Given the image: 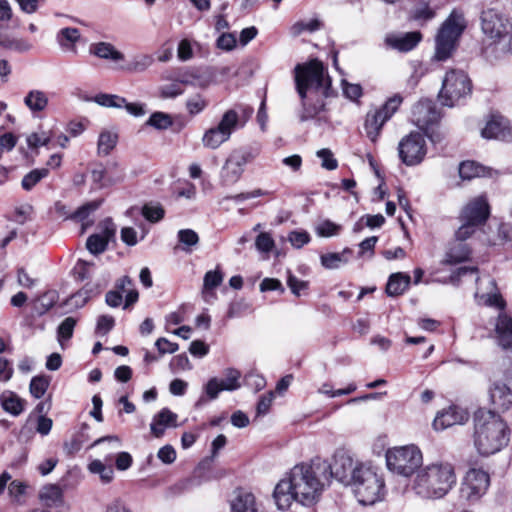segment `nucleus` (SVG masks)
Masks as SVG:
<instances>
[{
  "mask_svg": "<svg viewBox=\"0 0 512 512\" xmlns=\"http://www.w3.org/2000/svg\"><path fill=\"white\" fill-rule=\"evenodd\" d=\"M328 461L314 458L310 463L295 465L287 477L280 480L274 489V499L279 509L289 508L292 501L311 505L320 497L328 485L326 472Z\"/></svg>",
  "mask_w": 512,
  "mask_h": 512,
  "instance_id": "1",
  "label": "nucleus"
},
{
  "mask_svg": "<svg viewBox=\"0 0 512 512\" xmlns=\"http://www.w3.org/2000/svg\"><path fill=\"white\" fill-rule=\"evenodd\" d=\"M294 71L296 90L302 100L299 120L306 122L324 110L323 99L331 95V78L317 59L296 65Z\"/></svg>",
  "mask_w": 512,
  "mask_h": 512,
  "instance_id": "2",
  "label": "nucleus"
},
{
  "mask_svg": "<svg viewBox=\"0 0 512 512\" xmlns=\"http://www.w3.org/2000/svg\"><path fill=\"white\" fill-rule=\"evenodd\" d=\"M510 440V430L499 414L479 409L474 415V445L483 456L501 451Z\"/></svg>",
  "mask_w": 512,
  "mask_h": 512,
  "instance_id": "3",
  "label": "nucleus"
},
{
  "mask_svg": "<svg viewBox=\"0 0 512 512\" xmlns=\"http://www.w3.org/2000/svg\"><path fill=\"white\" fill-rule=\"evenodd\" d=\"M455 484L456 475L450 463H432L417 472L412 490L422 499H441Z\"/></svg>",
  "mask_w": 512,
  "mask_h": 512,
  "instance_id": "4",
  "label": "nucleus"
},
{
  "mask_svg": "<svg viewBox=\"0 0 512 512\" xmlns=\"http://www.w3.org/2000/svg\"><path fill=\"white\" fill-rule=\"evenodd\" d=\"M353 486L358 502L362 505H373L384 496V479L372 466L359 464L354 472Z\"/></svg>",
  "mask_w": 512,
  "mask_h": 512,
  "instance_id": "5",
  "label": "nucleus"
},
{
  "mask_svg": "<svg viewBox=\"0 0 512 512\" xmlns=\"http://www.w3.org/2000/svg\"><path fill=\"white\" fill-rule=\"evenodd\" d=\"M465 27L463 15L453 11L444 21L436 36L434 59L445 61L451 57Z\"/></svg>",
  "mask_w": 512,
  "mask_h": 512,
  "instance_id": "6",
  "label": "nucleus"
},
{
  "mask_svg": "<svg viewBox=\"0 0 512 512\" xmlns=\"http://www.w3.org/2000/svg\"><path fill=\"white\" fill-rule=\"evenodd\" d=\"M423 457L415 445L393 447L386 452L387 468L394 474L410 477L422 465Z\"/></svg>",
  "mask_w": 512,
  "mask_h": 512,
  "instance_id": "7",
  "label": "nucleus"
},
{
  "mask_svg": "<svg viewBox=\"0 0 512 512\" xmlns=\"http://www.w3.org/2000/svg\"><path fill=\"white\" fill-rule=\"evenodd\" d=\"M471 92L472 82L467 73L460 69H451L442 81L439 99L443 105L453 107L466 99Z\"/></svg>",
  "mask_w": 512,
  "mask_h": 512,
  "instance_id": "8",
  "label": "nucleus"
},
{
  "mask_svg": "<svg viewBox=\"0 0 512 512\" xmlns=\"http://www.w3.org/2000/svg\"><path fill=\"white\" fill-rule=\"evenodd\" d=\"M257 156L256 150L248 147H240L231 151L220 170V184L231 186L237 183L245 166L251 163Z\"/></svg>",
  "mask_w": 512,
  "mask_h": 512,
  "instance_id": "9",
  "label": "nucleus"
},
{
  "mask_svg": "<svg viewBox=\"0 0 512 512\" xmlns=\"http://www.w3.org/2000/svg\"><path fill=\"white\" fill-rule=\"evenodd\" d=\"M427 153L426 141L419 132H411L401 139L398 144V155L407 166L420 164Z\"/></svg>",
  "mask_w": 512,
  "mask_h": 512,
  "instance_id": "10",
  "label": "nucleus"
},
{
  "mask_svg": "<svg viewBox=\"0 0 512 512\" xmlns=\"http://www.w3.org/2000/svg\"><path fill=\"white\" fill-rule=\"evenodd\" d=\"M358 465H355L353 458L347 452L337 451L334 454L333 462H328L329 469L326 472L328 483L331 478H335L339 482L349 485L354 479V472Z\"/></svg>",
  "mask_w": 512,
  "mask_h": 512,
  "instance_id": "11",
  "label": "nucleus"
},
{
  "mask_svg": "<svg viewBox=\"0 0 512 512\" xmlns=\"http://www.w3.org/2000/svg\"><path fill=\"white\" fill-rule=\"evenodd\" d=\"M489 483V475L485 471L471 469L467 472L461 485V497L467 501H477L486 493Z\"/></svg>",
  "mask_w": 512,
  "mask_h": 512,
  "instance_id": "12",
  "label": "nucleus"
},
{
  "mask_svg": "<svg viewBox=\"0 0 512 512\" xmlns=\"http://www.w3.org/2000/svg\"><path fill=\"white\" fill-rule=\"evenodd\" d=\"M481 20L483 33L491 39H500L512 28L509 19L493 9L484 11Z\"/></svg>",
  "mask_w": 512,
  "mask_h": 512,
  "instance_id": "13",
  "label": "nucleus"
},
{
  "mask_svg": "<svg viewBox=\"0 0 512 512\" xmlns=\"http://www.w3.org/2000/svg\"><path fill=\"white\" fill-rule=\"evenodd\" d=\"M490 215L487 198L483 195L469 201L461 210L460 221H467L478 226L483 225Z\"/></svg>",
  "mask_w": 512,
  "mask_h": 512,
  "instance_id": "14",
  "label": "nucleus"
},
{
  "mask_svg": "<svg viewBox=\"0 0 512 512\" xmlns=\"http://www.w3.org/2000/svg\"><path fill=\"white\" fill-rule=\"evenodd\" d=\"M438 119L439 113L432 100H420L412 109V122L421 130L427 131Z\"/></svg>",
  "mask_w": 512,
  "mask_h": 512,
  "instance_id": "15",
  "label": "nucleus"
},
{
  "mask_svg": "<svg viewBox=\"0 0 512 512\" xmlns=\"http://www.w3.org/2000/svg\"><path fill=\"white\" fill-rule=\"evenodd\" d=\"M490 337L503 351L512 353V318L507 314H499Z\"/></svg>",
  "mask_w": 512,
  "mask_h": 512,
  "instance_id": "16",
  "label": "nucleus"
},
{
  "mask_svg": "<svg viewBox=\"0 0 512 512\" xmlns=\"http://www.w3.org/2000/svg\"><path fill=\"white\" fill-rule=\"evenodd\" d=\"M422 40V34L419 31L406 33H391L385 37V44L399 52H409L413 50Z\"/></svg>",
  "mask_w": 512,
  "mask_h": 512,
  "instance_id": "17",
  "label": "nucleus"
},
{
  "mask_svg": "<svg viewBox=\"0 0 512 512\" xmlns=\"http://www.w3.org/2000/svg\"><path fill=\"white\" fill-rule=\"evenodd\" d=\"M468 418L469 415L464 409L450 406L448 409L437 413L433 421V427L435 430H444L453 425L463 424Z\"/></svg>",
  "mask_w": 512,
  "mask_h": 512,
  "instance_id": "18",
  "label": "nucleus"
},
{
  "mask_svg": "<svg viewBox=\"0 0 512 512\" xmlns=\"http://www.w3.org/2000/svg\"><path fill=\"white\" fill-rule=\"evenodd\" d=\"M487 280V291H482L481 287L479 286L475 293L477 302L481 305L495 307L499 310H503L506 306V303L498 291L495 280L491 278H488Z\"/></svg>",
  "mask_w": 512,
  "mask_h": 512,
  "instance_id": "19",
  "label": "nucleus"
},
{
  "mask_svg": "<svg viewBox=\"0 0 512 512\" xmlns=\"http://www.w3.org/2000/svg\"><path fill=\"white\" fill-rule=\"evenodd\" d=\"M471 249L468 244L454 239L449 243L442 263L445 265H455L469 259Z\"/></svg>",
  "mask_w": 512,
  "mask_h": 512,
  "instance_id": "20",
  "label": "nucleus"
},
{
  "mask_svg": "<svg viewBox=\"0 0 512 512\" xmlns=\"http://www.w3.org/2000/svg\"><path fill=\"white\" fill-rule=\"evenodd\" d=\"M490 399L495 409L505 411L512 406V391L504 383H494Z\"/></svg>",
  "mask_w": 512,
  "mask_h": 512,
  "instance_id": "21",
  "label": "nucleus"
},
{
  "mask_svg": "<svg viewBox=\"0 0 512 512\" xmlns=\"http://www.w3.org/2000/svg\"><path fill=\"white\" fill-rule=\"evenodd\" d=\"M176 420L177 414L168 408H163L154 416L150 425L152 434L157 438L162 437L166 427H177Z\"/></svg>",
  "mask_w": 512,
  "mask_h": 512,
  "instance_id": "22",
  "label": "nucleus"
},
{
  "mask_svg": "<svg viewBox=\"0 0 512 512\" xmlns=\"http://www.w3.org/2000/svg\"><path fill=\"white\" fill-rule=\"evenodd\" d=\"M89 52L100 59L113 61L115 63L124 61L125 59L124 54L109 42L93 43L89 47Z\"/></svg>",
  "mask_w": 512,
  "mask_h": 512,
  "instance_id": "23",
  "label": "nucleus"
},
{
  "mask_svg": "<svg viewBox=\"0 0 512 512\" xmlns=\"http://www.w3.org/2000/svg\"><path fill=\"white\" fill-rule=\"evenodd\" d=\"M231 512H264L255 496L249 492H242L231 503Z\"/></svg>",
  "mask_w": 512,
  "mask_h": 512,
  "instance_id": "24",
  "label": "nucleus"
},
{
  "mask_svg": "<svg viewBox=\"0 0 512 512\" xmlns=\"http://www.w3.org/2000/svg\"><path fill=\"white\" fill-rule=\"evenodd\" d=\"M2 409L12 416H19L24 411L25 400L21 399L15 392L5 390L0 395Z\"/></svg>",
  "mask_w": 512,
  "mask_h": 512,
  "instance_id": "25",
  "label": "nucleus"
},
{
  "mask_svg": "<svg viewBox=\"0 0 512 512\" xmlns=\"http://www.w3.org/2000/svg\"><path fill=\"white\" fill-rule=\"evenodd\" d=\"M387 121L383 119L381 113H379L376 109L373 111H369L366 115L364 129L367 134V137L371 141H376L383 125Z\"/></svg>",
  "mask_w": 512,
  "mask_h": 512,
  "instance_id": "26",
  "label": "nucleus"
},
{
  "mask_svg": "<svg viewBox=\"0 0 512 512\" xmlns=\"http://www.w3.org/2000/svg\"><path fill=\"white\" fill-rule=\"evenodd\" d=\"M47 94L38 89L30 90L24 97V104L32 113L44 111L48 106Z\"/></svg>",
  "mask_w": 512,
  "mask_h": 512,
  "instance_id": "27",
  "label": "nucleus"
},
{
  "mask_svg": "<svg viewBox=\"0 0 512 512\" xmlns=\"http://www.w3.org/2000/svg\"><path fill=\"white\" fill-rule=\"evenodd\" d=\"M240 122V116L235 109L227 110L218 123V127L230 138L232 133L238 128L244 125Z\"/></svg>",
  "mask_w": 512,
  "mask_h": 512,
  "instance_id": "28",
  "label": "nucleus"
},
{
  "mask_svg": "<svg viewBox=\"0 0 512 512\" xmlns=\"http://www.w3.org/2000/svg\"><path fill=\"white\" fill-rule=\"evenodd\" d=\"M0 46L4 49L13 50L18 53H26L31 50L32 44L23 38H13L0 31Z\"/></svg>",
  "mask_w": 512,
  "mask_h": 512,
  "instance_id": "29",
  "label": "nucleus"
},
{
  "mask_svg": "<svg viewBox=\"0 0 512 512\" xmlns=\"http://www.w3.org/2000/svg\"><path fill=\"white\" fill-rule=\"evenodd\" d=\"M230 138L218 127H211L205 131L202 137V144L209 149H217Z\"/></svg>",
  "mask_w": 512,
  "mask_h": 512,
  "instance_id": "30",
  "label": "nucleus"
},
{
  "mask_svg": "<svg viewBox=\"0 0 512 512\" xmlns=\"http://www.w3.org/2000/svg\"><path fill=\"white\" fill-rule=\"evenodd\" d=\"M410 283V277L402 273L392 274L386 285V292L389 296H398L404 293Z\"/></svg>",
  "mask_w": 512,
  "mask_h": 512,
  "instance_id": "31",
  "label": "nucleus"
},
{
  "mask_svg": "<svg viewBox=\"0 0 512 512\" xmlns=\"http://www.w3.org/2000/svg\"><path fill=\"white\" fill-rule=\"evenodd\" d=\"M118 135L108 130L102 131L97 142V153L99 156H107L116 147Z\"/></svg>",
  "mask_w": 512,
  "mask_h": 512,
  "instance_id": "32",
  "label": "nucleus"
},
{
  "mask_svg": "<svg viewBox=\"0 0 512 512\" xmlns=\"http://www.w3.org/2000/svg\"><path fill=\"white\" fill-rule=\"evenodd\" d=\"M352 254V250L350 248H345L340 253H327L321 255V264L326 269H337L341 265L348 262V256Z\"/></svg>",
  "mask_w": 512,
  "mask_h": 512,
  "instance_id": "33",
  "label": "nucleus"
},
{
  "mask_svg": "<svg viewBox=\"0 0 512 512\" xmlns=\"http://www.w3.org/2000/svg\"><path fill=\"white\" fill-rule=\"evenodd\" d=\"M40 498L47 506H58L63 499L62 489L56 484L46 485L40 492Z\"/></svg>",
  "mask_w": 512,
  "mask_h": 512,
  "instance_id": "34",
  "label": "nucleus"
},
{
  "mask_svg": "<svg viewBox=\"0 0 512 512\" xmlns=\"http://www.w3.org/2000/svg\"><path fill=\"white\" fill-rule=\"evenodd\" d=\"M48 168H36L27 173L21 181V187L25 191H31L42 179L48 177Z\"/></svg>",
  "mask_w": 512,
  "mask_h": 512,
  "instance_id": "35",
  "label": "nucleus"
},
{
  "mask_svg": "<svg viewBox=\"0 0 512 512\" xmlns=\"http://www.w3.org/2000/svg\"><path fill=\"white\" fill-rule=\"evenodd\" d=\"M153 62L154 58L151 55L141 54L135 56L126 66H120V69L127 72H144Z\"/></svg>",
  "mask_w": 512,
  "mask_h": 512,
  "instance_id": "36",
  "label": "nucleus"
},
{
  "mask_svg": "<svg viewBox=\"0 0 512 512\" xmlns=\"http://www.w3.org/2000/svg\"><path fill=\"white\" fill-rule=\"evenodd\" d=\"M484 174L485 168L474 161H464L459 165V176L463 180H471Z\"/></svg>",
  "mask_w": 512,
  "mask_h": 512,
  "instance_id": "37",
  "label": "nucleus"
},
{
  "mask_svg": "<svg viewBox=\"0 0 512 512\" xmlns=\"http://www.w3.org/2000/svg\"><path fill=\"white\" fill-rule=\"evenodd\" d=\"M88 469L93 474H98L103 483H109L112 481L114 476V470L110 464H105L101 460H93Z\"/></svg>",
  "mask_w": 512,
  "mask_h": 512,
  "instance_id": "38",
  "label": "nucleus"
},
{
  "mask_svg": "<svg viewBox=\"0 0 512 512\" xmlns=\"http://www.w3.org/2000/svg\"><path fill=\"white\" fill-rule=\"evenodd\" d=\"M50 385V378L48 376L39 375L34 376L29 385L30 394L36 398H42L47 392Z\"/></svg>",
  "mask_w": 512,
  "mask_h": 512,
  "instance_id": "39",
  "label": "nucleus"
},
{
  "mask_svg": "<svg viewBox=\"0 0 512 512\" xmlns=\"http://www.w3.org/2000/svg\"><path fill=\"white\" fill-rule=\"evenodd\" d=\"M402 102L403 97L400 94H395L376 110L381 113L384 120L388 121L399 109Z\"/></svg>",
  "mask_w": 512,
  "mask_h": 512,
  "instance_id": "40",
  "label": "nucleus"
},
{
  "mask_svg": "<svg viewBox=\"0 0 512 512\" xmlns=\"http://www.w3.org/2000/svg\"><path fill=\"white\" fill-rule=\"evenodd\" d=\"M145 124L157 130H166L172 126L173 120L169 114L157 111L150 115Z\"/></svg>",
  "mask_w": 512,
  "mask_h": 512,
  "instance_id": "41",
  "label": "nucleus"
},
{
  "mask_svg": "<svg viewBox=\"0 0 512 512\" xmlns=\"http://www.w3.org/2000/svg\"><path fill=\"white\" fill-rule=\"evenodd\" d=\"M91 177L93 182L105 186L107 184H113L123 180V175L120 173L115 178L108 176L107 169L102 164H99L96 168L91 171Z\"/></svg>",
  "mask_w": 512,
  "mask_h": 512,
  "instance_id": "42",
  "label": "nucleus"
},
{
  "mask_svg": "<svg viewBox=\"0 0 512 512\" xmlns=\"http://www.w3.org/2000/svg\"><path fill=\"white\" fill-rule=\"evenodd\" d=\"M481 134L486 139H498L504 136V126L501 120L492 118L482 129Z\"/></svg>",
  "mask_w": 512,
  "mask_h": 512,
  "instance_id": "43",
  "label": "nucleus"
},
{
  "mask_svg": "<svg viewBox=\"0 0 512 512\" xmlns=\"http://www.w3.org/2000/svg\"><path fill=\"white\" fill-rule=\"evenodd\" d=\"M142 215L146 220L156 223L163 219L165 210L158 203H147L142 207Z\"/></svg>",
  "mask_w": 512,
  "mask_h": 512,
  "instance_id": "44",
  "label": "nucleus"
},
{
  "mask_svg": "<svg viewBox=\"0 0 512 512\" xmlns=\"http://www.w3.org/2000/svg\"><path fill=\"white\" fill-rule=\"evenodd\" d=\"M166 79L172 80V83L159 87V96L162 99L176 98L184 93V88L181 87L179 82L171 77H166Z\"/></svg>",
  "mask_w": 512,
  "mask_h": 512,
  "instance_id": "45",
  "label": "nucleus"
},
{
  "mask_svg": "<svg viewBox=\"0 0 512 512\" xmlns=\"http://www.w3.org/2000/svg\"><path fill=\"white\" fill-rule=\"evenodd\" d=\"M75 325L76 320L73 317L65 318L59 325L57 330L58 341L62 347L64 345V341H68L72 337Z\"/></svg>",
  "mask_w": 512,
  "mask_h": 512,
  "instance_id": "46",
  "label": "nucleus"
},
{
  "mask_svg": "<svg viewBox=\"0 0 512 512\" xmlns=\"http://www.w3.org/2000/svg\"><path fill=\"white\" fill-rule=\"evenodd\" d=\"M108 243L99 233H96L88 237L86 247L91 254L98 255L106 250Z\"/></svg>",
  "mask_w": 512,
  "mask_h": 512,
  "instance_id": "47",
  "label": "nucleus"
},
{
  "mask_svg": "<svg viewBox=\"0 0 512 512\" xmlns=\"http://www.w3.org/2000/svg\"><path fill=\"white\" fill-rule=\"evenodd\" d=\"M178 240L184 245V251L191 252V247L198 244L199 236L192 229H181L178 231Z\"/></svg>",
  "mask_w": 512,
  "mask_h": 512,
  "instance_id": "48",
  "label": "nucleus"
},
{
  "mask_svg": "<svg viewBox=\"0 0 512 512\" xmlns=\"http://www.w3.org/2000/svg\"><path fill=\"white\" fill-rule=\"evenodd\" d=\"M341 230V225L336 224L328 219L320 222L315 228L316 234L320 237L336 236L340 233Z\"/></svg>",
  "mask_w": 512,
  "mask_h": 512,
  "instance_id": "49",
  "label": "nucleus"
},
{
  "mask_svg": "<svg viewBox=\"0 0 512 512\" xmlns=\"http://www.w3.org/2000/svg\"><path fill=\"white\" fill-rule=\"evenodd\" d=\"M223 281V273L217 268L206 272L203 279V291L217 288Z\"/></svg>",
  "mask_w": 512,
  "mask_h": 512,
  "instance_id": "50",
  "label": "nucleus"
},
{
  "mask_svg": "<svg viewBox=\"0 0 512 512\" xmlns=\"http://www.w3.org/2000/svg\"><path fill=\"white\" fill-rule=\"evenodd\" d=\"M208 105L207 100L200 94L191 96L186 101V109L190 115H197Z\"/></svg>",
  "mask_w": 512,
  "mask_h": 512,
  "instance_id": "51",
  "label": "nucleus"
},
{
  "mask_svg": "<svg viewBox=\"0 0 512 512\" xmlns=\"http://www.w3.org/2000/svg\"><path fill=\"white\" fill-rule=\"evenodd\" d=\"M255 247L260 253L268 254L275 247V242L268 232H261L255 240Z\"/></svg>",
  "mask_w": 512,
  "mask_h": 512,
  "instance_id": "52",
  "label": "nucleus"
},
{
  "mask_svg": "<svg viewBox=\"0 0 512 512\" xmlns=\"http://www.w3.org/2000/svg\"><path fill=\"white\" fill-rule=\"evenodd\" d=\"M240 372L236 369L229 368L225 371V378L220 381L224 389L227 391H233L240 387L239 379Z\"/></svg>",
  "mask_w": 512,
  "mask_h": 512,
  "instance_id": "53",
  "label": "nucleus"
},
{
  "mask_svg": "<svg viewBox=\"0 0 512 512\" xmlns=\"http://www.w3.org/2000/svg\"><path fill=\"white\" fill-rule=\"evenodd\" d=\"M95 102L104 107L121 108L125 103V98L112 94H99L95 97Z\"/></svg>",
  "mask_w": 512,
  "mask_h": 512,
  "instance_id": "54",
  "label": "nucleus"
},
{
  "mask_svg": "<svg viewBox=\"0 0 512 512\" xmlns=\"http://www.w3.org/2000/svg\"><path fill=\"white\" fill-rule=\"evenodd\" d=\"M80 38V32L77 28H63L58 32L57 40L61 46H65L66 42L74 44Z\"/></svg>",
  "mask_w": 512,
  "mask_h": 512,
  "instance_id": "55",
  "label": "nucleus"
},
{
  "mask_svg": "<svg viewBox=\"0 0 512 512\" xmlns=\"http://www.w3.org/2000/svg\"><path fill=\"white\" fill-rule=\"evenodd\" d=\"M461 223V226L455 232L454 239L465 243V241L475 233L479 226L467 221H461Z\"/></svg>",
  "mask_w": 512,
  "mask_h": 512,
  "instance_id": "56",
  "label": "nucleus"
},
{
  "mask_svg": "<svg viewBox=\"0 0 512 512\" xmlns=\"http://www.w3.org/2000/svg\"><path fill=\"white\" fill-rule=\"evenodd\" d=\"M237 40L234 33L223 32L216 40L217 48L224 51H231L236 47Z\"/></svg>",
  "mask_w": 512,
  "mask_h": 512,
  "instance_id": "57",
  "label": "nucleus"
},
{
  "mask_svg": "<svg viewBox=\"0 0 512 512\" xmlns=\"http://www.w3.org/2000/svg\"><path fill=\"white\" fill-rule=\"evenodd\" d=\"M101 202V200H95L82 205L73 213L72 217L81 221L86 219L91 212L100 207Z\"/></svg>",
  "mask_w": 512,
  "mask_h": 512,
  "instance_id": "58",
  "label": "nucleus"
},
{
  "mask_svg": "<svg viewBox=\"0 0 512 512\" xmlns=\"http://www.w3.org/2000/svg\"><path fill=\"white\" fill-rule=\"evenodd\" d=\"M51 140V136L45 132L32 133L27 137V145L30 148H37L40 146H46Z\"/></svg>",
  "mask_w": 512,
  "mask_h": 512,
  "instance_id": "59",
  "label": "nucleus"
},
{
  "mask_svg": "<svg viewBox=\"0 0 512 512\" xmlns=\"http://www.w3.org/2000/svg\"><path fill=\"white\" fill-rule=\"evenodd\" d=\"M317 156L322 160V167L327 170H334L338 166L337 160L329 149H321L317 152Z\"/></svg>",
  "mask_w": 512,
  "mask_h": 512,
  "instance_id": "60",
  "label": "nucleus"
},
{
  "mask_svg": "<svg viewBox=\"0 0 512 512\" xmlns=\"http://www.w3.org/2000/svg\"><path fill=\"white\" fill-rule=\"evenodd\" d=\"M378 241V237L371 236L366 239H364L359 244V257H364L368 253V257L371 258L374 255V248Z\"/></svg>",
  "mask_w": 512,
  "mask_h": 512,
  "instance_id": "61",
  "label": "nucleus"
},
{
  "mask_svg": "<svg viewBox=\"0 0 512 512\" xmlns=\"http://www.w3.org/2000/svg\"><path fill=\"white\" fill-rule=\"evenodd\" d=\"M14 374L12 362L4 357H0V382L6 383L11 380Z\"/></svg>",
  "mask_w": 512,
  "mask_h": 512,
  "instance_id": "62",
  "label": "nucleus"
},
{
  "mask_svg": "<svg viewBox=\"0 0 512 512\" xmlns=\"http://www.w3.org/2000/svg\"><path fill=\"white\" fill-rule=\"evenodd\" d=\"M288 239L293 247L301 248L310 241V235L306 231H292Z\"/></svg>",
  "mask_w": 512,
  "mask_h": 512,
  "instance_id": "63",
  "label": "nucleus"
},
{
  "mask_svg": "<svg viewBox=\"0 0 512 512\" xmlns=\"http://www.w3.org/2000/svg\"><path fill=\"white\" fill-rule=\"evenodd\" d=\"M223 385L220 383V381L217 378H212L208 381V383L205 386V393L208 397V399L213 400L218 397V394L221 391H224Z\"/></svg>",
  "mask_w": 512,
  "mask_h": 512,
  "instance_id": "64",
  "label": "nucleus"
}]
</instances>
